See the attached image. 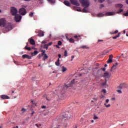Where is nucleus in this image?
<instances>
[{"label": "nucleus", "mask_w": 128, "mask_h": 128, "mask_svg": "<svg viewBox=\"0 0 128 128\" xmlns=\"http://www.w3.org/2000/svg\"><path fill=\"white\" fill-rule=\"evenodd\" d=\"M80 4L84 8L82 10V12H89L88 6H90V0H80Z\"/></svg>", "instance_id": "nucleus-1"}, {"label": "nucleus", "mask_w": 128, "mask_h": 128, "mask_svg": "<svg viewBox=\"0 0 128 128\" xmlns=\"http://www.w3.org/2000/svg\"><path fill=\"white\" fill-rule=\"evenodd\" d=\"M4 26L7 30V32H10V30H12V25L11 23H4Z\"/></svg>", "instance_id": "nucleus-2"}, {"label": "nucleus", "mask_w": 128, "mask_h": 128, "mask_svg": "<svg viewBox=\"0 0 128 128\" xmlns=\"http://www.w3.org/2000/svg\"><path fill=\"white\" fill-rule=\"evenodd\" d=\"M112 16L114 15V12H107L105 14H104L102 12H100L98 14V16L99 18L100 16Z\"/></svg>", "instance_id": "nucleus-3"}, {"label": "nucleus", "mask_w": 128, "mask_h": 128, "mask_svg": "<svg viewBox=\"0 0 128 128\" xmlns=\"http://www.w3.org/2000/svg\"><path fill=\"white\" fill-rule=\"evenodd\" d=\"M10 12L12 16H16L18 14V10L14 7H12L10 8Z\"/></svg>", "instance_id": "nucleus-4"}, {"label": "nucleus", "mask_w": 128, "mask_h": 128, "mask_svg": "<svg viewBox=\"0 0 128 128\" xmlns=\"http://www.w3.org/2000/svg\"><path fill=\"white\" fill-rule=\"evenodd\" d=\"M63 116L64 118H72V114L70 112H66L63 115Z\"/></svg>", "instance_id": "nucleus-5"}, {"label": "nucleus", "mask_w": 128, "mask_h": 128, "mask_svg": "<svg viewBox=\"0 0 128 128\" xmlns=\"http://www.w3.org/2000/svg\"><path fill=\"white\" fill-rule=\"evenodd\" d=\"M14 20L16 22H20V20H22V16H20V14H16V15H15Z\"/></svg>", "instance_id": "nucleus-6"}, {"label": "nucleus", "mask_w": 128, "mask_h": 128, "mask_svg": "<svg viewBox=\"0 0 128 128\" xmlns=\"http://www.w3.org/2000/svg\"><path fill=\"white\" fill-rule=\"evenodd\" d=\"M19 12L22 16H24V14H26V8H22L20 10Z\"/></svg>", "instance_id": "nucleus-7"}, {"label": "nucleus", "mask_w": 128, "mask_h": 128, "mask_svg": "<svg viewBox=\"0 0 128 128\" xmlns=\"http://www.w3.org/2000/svg\"><path fill=\"white\" fill-rule=\"evenodd\" d=\"M124 88H128V85H126L124 83H122L120 84V85L118 87V90H122Z\"/></svg>", "instance_id": "nucleus-8"}, {"label": "nucleus", "mask_w": 128, "mask_h": 128, "mask_svg": "<svg viewBox=\"0 0 128 128\" xmlns=\"http://www.w3.org/2000/svg\"><path fill=\"white\" fill-rule=\"evenodd\" d=\"M70 2L74 6H80V3L78 2V0H70Z\"/></svg>", "instance_id": "nucleus-9"}, {"label": "nucleus", "mask_w": 128, "mask_h": 128, "mask_svg": "<svg viewBox=\"0 0 128 128\" xmlns=\"http://www.w3.org/2000/svg\"><path fill=\"white\" fill-rule=\"evenodd\" d=\"M66 39L68 40L69 42L74 44V40L72 38H68V34H66Z\"/></svg>", "instance_id": "nucleus-10"}, {"label": "nucleus", "mask_w": 128, "mask_h": 128, "mask_svg": "<svg viewBox=\"0 0 128 128\" xmlns=\"http://www.w3.org/2000/svg\"><path fill=\"white\" fill-rule=\"evenodd\" d=\"M28 42H29L30 44L32 46H34V44H36V41L32 38L28 39Z\"/></svg>", "instance_id": "nucleus-11"}, {"label": "nucleus", "mask_w": 128, "mask_h": 128, "mask_svg": "<svg viewBox=\"0 0 128 128\" xmlns=\"http://www.w3.org/2000/svg\"><path fill=\"white\" fill-rule=\"evenodd\" d=\"M112 58H113L112 54L109 56V59L107 61L108 64H112Z\"/></svg>", "instance_id": "nucleus-12"}, {"label": "nucleus", "mask_w": 128, "mask_h": 128, "mask_svg": "<svg viewBox=\"0 0 128 128\" xmlns=\"http://www.w3.org/2000/svg\"><path fill=\"white\" fill-rule=\"evenodd\" d=\"M0 98L2 100H8V98H10L8 96L4 94L2 95Z\"/></svg>", "instance_id": "nucleus-13"}, {"label": "nucleus", "mask_w": 128, "mask_h": 128, "mask_svg": "<svg viewBox=\"0 0 128 128\" xmlns=\"http://www.w3.org/2000/svg\"><path fill=\"white\" fill-rule=\"evenodd\" d=\"M23 58H28V60H30L32 58V56L27 55V54H24L22 56Z\"/></svg>", "instance_id": "nucleus-14"}, {"label": "nucleus", "mask_w": 128, "mask_h": 128, "mask_svg": "<svg viewBox=\"0 0 128 128\" xmlns=\"http://www.w3.org/2000/svg\"><path fill=\"white\" fill-rule=\"evenodd\" d=\"M72 84H74V79H73L71 81V83L70 84V85H66L65 88H70V86H72Z\"/></svg>", "instance_id": "nucleus-15"}, {"label": "nucleus", "mask_w": 128, "mask_h": 128, "mask_svg": "<svg viewBox=\"0 0 128 128\" xmlns=\"http://www.w3.org/2000/svg\"><path fill=\"white\" fill-rule=\"evenodd\" d=\"M116 8H122L124 5L122 4H116L115 5Z\"/></svg>", "instance_id": "nucleus-16"}, {"label": "nucleus", "mask_w": 128, "mask_h": 128, "mask_svg": "<svg viewBox=\"0 0 128 128\" xmlns=\"http://www.w3.org/2000/svg\"><path fill=\"white\" fill-rule=\"evenodd\" d=\"M118 62H116L113 65L111 68V72H112L114 70H116V66H118Z\"/></svg>", "instance_id": "nucleus-17"}, {"label": "nucleus", "mask_w": 128, "mask_h": 128, "mask_svg": "<svg viewBox=\"0 0 128 128\" xmlns=\"http://www.w3.org/2000/svg\"><path fill=\"white\" fill-rule=\"evenodd\" d=\"M104 76L107 78H110V74L108 72L104 73Z\"/></svg>", "instance_id": "nucleus-18"}, {"label": "nucleus", "mask_w": 128, "mask_h": 128, "mask_svg": "<svg viewBox=\"0 0 128 128\" xmlns=\"http://www.w3.org/2000/svg\"><path fill=\"white\" fill-rule=\"evenodd\" d=\"M120 32H119L116 36H113L112 38L113 40H116V38H120Z\"/></svg>", "instance_id": "nucleus-19"}, {"label": "nucleus", "mask_w": 128, "mask_h": 128, "mask_svg": "<svg viewBox=\"0 0 128 128\" xmlns=\"http://www.w3.org/2000/svg\"><path fill=\"white\" fill-rule=\"evenodd\" d=\"M64 4H65V6H70V2L68 0H65L64 2Z\"/></svg>", "instance_id": "nucleus-20"}, {"label": "nucleus", "mask_w": 128, "mask_h": 128, "mask_svg": "<svg viewBox=\"0 0 128 128\" xmlns=\"http://www.w3.org/2000/svg\"><path fill=\"white\" fill-rule=\"evenodd\" d=\"M2 24L3 26L4 24V18L0 20V26Z\"/></svg>", "instance_id": "nucleus-21"}, {"label": "nucleus", "mask_w": 128, "mask_h": 128, "mask_svg": "<svg viewBox=\"0 0 128 128\" xmlns=\"http://www.w3.org/2000/svg\"><path fill=\"white\" fill-rule=\"evenodd\" d=\"M28 43H26V46H25L24 48L25 50H32V48H30V47H28Z\"/></svg>", "instance_id": "nucleus-22"}, {"label": "nucleus", "mask_w": 128, "mask_h": 128, "mask_svg": "<svg viewBox=\"0 0 128 128\" xmlns=\"http://www.w3.org/2000/svg\"><path fill=\"white\" fill-rule=\"evenodd\" d=\"M80 48H83L84 50L85 48H88V46H87L86 45H83L80 46Z\"/></svg>", "instance_id": "nucleus-23"}, {"label": "nucleus", "mask_w": 128, "mask_h": 128, "mask_svg": "<svg viewBox=\"0 0 128 128\" xmlns=\"http://www.w3.org/2000/svg\"><path fill=\"white\" fill-rule=\"evenodd\" d=\"M44 36V32H40L38 34V36Z\"/></svg>", "instance_id": "nucleus-24"}, {"label": "nucleus", "mask_w": 128, "mask_h": 128, "mask_svg": "<svg viewBox=\"0 0 128 128\" xmlns=\"http://www.w3.org/2000/svg\"><path fill=\"white\" fill-rule=\"evenodd\" d=\"M48 56L46 55V54H45L43 58V60H48Z\"/></svg>", "instance_id": "nucleus-25"}, {"label": "nucleus", "mask_w": 128, "mask_h": 128, "mask_svg": "<svg viewBox=\"0 0 128 128\" xmlns=\"http://www.w3.org/2000/svg\"><path fill=\"white\" fill-rule=\"evenodd\" d=\"M118 30H116L114 32H110V34H118Z\"/></svg>", "instance_id": "nucleus-26"}, {"label": "nucleus", "mask_w": 128, "mask_h": 128, "mask_svg": "<svg viewBox=\"0 0 128 128\" xmlns=\"http://www.w3.org/2000/svg\"><path fill=\"white\" fill-rule=\"evenodd\" d=\"M80 38V36H74V38H75L76 40H77L78 42V40H80V38Z\"/></svg>", "instance_id": "nucleus-27"}, {"label": "nucleus", "mask_w": 128, "mask_h": 128, "mask_svg": "<svg viewBox=\"0 0 128 128\" xmlns=\"http://www.w3.org/2000/svg\"><path fill=\"white\" fill-rule=\"evenodd\" d=\"M38 54V50H35L34 52L32 53V56H36Z\"/></svg>", "instance_id": "nucleus-28"}, {"label": "nucleus", "mask_w": 128, "mask_h": 128, "mask_svg": "<svg viewBox=\"0 0 128 128\" xmlns=\"http://www.w3.org/2000/svg\"><path fill=\"white\" fill-rule=\"evenodd\" d=\"M66 68L64 67V66H63L62 68V72H66Z\"/></svg>", "instance_id": "nucleus-29"}, {"label": "nucleus", "mask_w": 128, "mask_h": 128, "mask_svg": "<svg viewBox=\"0 0 128 128\" xmlns=\"http://www.w3.org/2000/svg\"><path fill=\"white\" fill-rule=\"evenodd\" d=\"M102 86H106V82L102 83Z\"/></svg>", "instance_id": "nucleus-30"}, {"label": "nucleus", "mask_w": 128, "mask_h": 128, "mask_svg": "<svg viewBox=\"0 0 128 128\" xmlns=\"http://www.w3.org/2000/svg\"><path fill=\"white\" fill-rule=\"evenodd\" d=\"M44 48H46V50H48V44H45L44 45Z\"/></svg>", "instance_id": "nucleus-31"}, {"label": "nucleus", "mask_w": 128, "mask_h": 128, "mask_svg": "<svg viewBox=\"0 0 128 128\" xmlns=\"http://www.w3.org/2000/svg\"><path fill=\"white\" fill-rule=\"evenodd\" d=\"M104 106H105L106 108H110V104H106V103L104 104Z\"/></svg>", "instance_id": "nucleus-32"}, {"label": "nucleus", "mask_w": 128, "mask_h": 128, "mask_svg": "<svg viewBox=\"0 0 128 128\" xmlns=\"http://www.w3.org/2000/svg\"><path fill=\"white\" fill-rule=\"evenodd\" d=\"M116 92L118 94H122V90L120 89L116 90Z\"/></svg>", "instance_id": "nucleus-33"}, {"label": "nucleus", "mask_w": 128, "mask_h": 128, "mask_svg": "<svg viewBox=\"0 0 128 128\" xmlns=\"http://www.w3.org/2000/svg\"><path fill=\"white\" fill-rule=\"evenodd\" d=\"M41 52H42V56H44V54H45V53H46V50H41Z\"/></svg>", "instance_id": "nucleus-34"}, {"label": "nucleus", "mask_w": 128, "mask_h": 128, "mask_svg": "<svg viewBox=\"0 0 128 128\" xmlns=\"http://www.w3.org/2000/svg\"><path fill=\"white\" fill-rule=\"evenodd\" d=\"M64 56H68V50H66L64 52Z\"/></svg>", "instance_id": "nucleus-35"}, {"label": "nucleus", "mask_w": 128, "mask_h": 128, "mask_svg": "<svg viewBox=\"0 0 128 128\" xmlns=\"http://www.w3.org/2000/svg\"><path fill=\"white\" fill-rule=\"evenodd\" d=\"M124 12V10L122 9H120L118 12L117 14H120V12Z\"/></svg>", "instance_id": "nucleus-36"}, {"label": "nucleus", "mask_w": 128, "mask_h": 128, "mask_svg": "<svg viewBox=\"0 0 128 128\" xmlns=\"http://www.w3.org/2000/svg\"><path fill=\"white\" fill-rule=\"evenodd\" d=\"M101 92H103V94H106V89H102Z\"/></svg>", "instance_id": "nucleus-37"}, {"label": "nucleus", "mask_w": 128, "mask_h": 128, "mask_svg": "<svg viewBox=\"0 0 128 128\" xmlns=\"http://www.w3.org/2000/svg\"><path fill=\"white\" fill-rule=\"evenodd\" d=\"M124 16H128V10L126 11V12L124 14Z\"/></svg>", "instance_id": "nucleus-38"}, {"label": "nucleus", "mask_w": 128, "mask_h": 128, "mask_svg": "<svg viewBox=\"0 0 128 128\" xmlns=\"http://www.w3.org/2000/svg\"><path fill=\"white\" fill-rule=\"evenodd\" d=\"M22 112H26V109H25L24 108H22Z\"/></svg>", "instance_id": "nucleus-39"}, {"label": "nucleus", "mask_w": 128, "mask_h": 128, "mask_svg": "<svg viewBox=\"0 0 128 128\" xmlns=\"http://www.w3.org/2000/svg\"><path fill=\"white\" fill-rule=\"evenodd\" d=\"M104 8V5L103 4H100V8Z\"/></svg>", "instance_id": "nucleus-40"}, {"label": "nucleus", "mask_w": 128, "mask_h": 128, "mask_svg": "<svg viewBox=\"0 0 128 128\" xmlns=\"http://www.w3.org/2000/svg\"><path fill=\"white\" fill-rule=\"evenodd\" d=\"M50 2L54 4V2H56V0H48Z\"/></svg>", "instance_id": "nucleus-41"}, {"label": "nucleus", "mask_w": 128, "mask_h": 128, "mask_svg": "<svg viewBox=\"0 0 128 128\" xmlns=\"http://www.w3.org/2000/svg\"><path fill=\"white\" fill-rule=\"evenodd\" d=\"M29 16H30L31 18H32V16H34V12H30V13L29 14Z\"/></svg>", "instance_id": "nucleus-42"}, {"label": "nucleus", "mask_w": 128, "mask_h": 128, "mask_svg": "<svg viewBox=\"0 0 128 128\" xmlns=\"http://www.w3.org/2000/svg\"><path fill=\"white\" fill-rule=\"evenodd\" d=\"M104 1V0H98V2H100V4H102Z\"/></svg>", "instance_id": "nucleus-43"}, {"label": "nucleus", "mask_w": 128, "mask_h": 128, "mask_svg": "<svg viewBox=\"0 0 128 128\" xmlns=\"http://www.w3.org/2000/svg\"><path fill=\"white\" fill-rule=\"evenodd\" d=\"M98 116H96L94 115V120H98Z\"/></svg>", "instance_id": "nucleus-44"}, {"label": "nucleus", "mask_w": 128, "mask_h": 128, "mask_svg": "<svg viewBox=\"0 0 128 128\" xmlns=\"http://www.w3.org/2000/svg\"><path fill=\"white\" fill-rule=\"evenodd\" d=\"M35 126H37V128H40V124H36Z\"/></svg>", "instance_id": "nucleus-45"}, {"label": "nucleus", "mask_w": 128, "mask_h": 128, "mask_svg": "<svg viewBox=\"0 0 128 128\" xmlns=\"http://www.w3.org/2000/svg\"><path fill=\"white\" fill-rule=\"evenodd\" d=\"M106 98V96H104L102 95V94H101L100 96V98Z\"/></svg>", "instance_id": "nucleus-46"}, {"label": "nucleus", "mask_w": 128, "mask_h": 128, "mask_svg": "<svg viewBox=\"0 0 128 128\" xmlns=\"http://www.w3.org/2000/svg\"><path fill=\"white\" fill-rule=\"evenodd\" d=\"M55 64H56V66H60V62H55Z\"/></svg>", "instance_id": "nucleus-47"}, {"label": "nucleus", "mask_w": 128, "mask_h": 128, "mask_svg": "<svg viewBox=\"0 0 128 128\" xmlns=\"http://www.w3.org/2000/svg\"><path fill=\"white\" fill-rule=\"evenodd\" d=\"M58 46H62V42L61 41L58 42Z\"/></svg>", "instance_id": "nucleus-48"}, {"label": "nucleus", "mask_w": 128, "mask_h": 128, "mask_svg": "<svg viewBox=\"0 0 128 128\" xmlns=\"http://www.w3.org/2000/svg\"><path fill=\"white\" fill-rule=\"evenodd\" d=\"M48 46H52V42H50L49 44H47Z\"/></svg>", "instance_id": "nucleus-49"}, {"label": "nucleus", "mask_w": 128, "mask_h": 128, "mask_svg": "<svg viewBox=\"0 0 128 128\" xmlns=\"http://www.w3.org/2000/svg\"><path fill=\"white\" fill-rule=\"evenodd\" d=\"M42 44H46V41L43 40V41L42 42Z\"/></svg>", "instance_id": "nucleus-50"}, {"label": "nucleus", "mask_w": 128, "mask_h": 128, "mask_svg": "<svg viewBox=\"0 0 128 128\" xmlns=\"http://www.w3.org/2000/svg\"><path fill=\"white\" fill-rule=\"evenodd\" d=\"M108 102H110V100L107 99V100H106V104H108Z\"/></svg>", "instance_id": "nucleus-51"}, {"label": "nucleus", "mask_w": 128, "mask_h": 128, "mask_svg": "<svg viewBox=\"0 0 128 128\" xmlns=\"http://www.w3.org/2000/svg\"><path fill=\"white\" fill-rule=\"evenodd\" d=\"M98 42H104V40H98Z\"/></svg>", "instance_id": "nucleus-52"}, {"label": "nucleus", "mask_w": 128, "mask_h": 128, "mask_svg": "<svg viewBox=\"0 0 128 128\" xmlns=\"http://www.w3.org/2000/svg\"><path fill=\"white\" fill-rule=\"evenodd\" d=\"M42 108H46V106H42Z\"/></svg>", "instance_id": "nucleus-53"}, {"label": "nucleus", "mask_w": 128, "mask_h": 128, "mask_svg": "<svg viewBox=\"0 0 128 128\" xmlns=\"http://www.w3.org/2000/svg\"><path fill=\"white\" fill-rule=\"evenodd\" d=\"M34 111H32V113L31 114V116H34Z\"/></svg>", "instance_id": "nucleus-54"}, {"label": "nucleus", "mask_w": 128, "mask_h": 128, "mask_svg": "<svg viewBox=\"0 0 128 128\" xmlns=\"http://www.w3.org/2000/svg\"><path fill=\"white\" fill-rule=\"evenodd\" d=\"M58 56L59 57V58H60L62 55L60 54H58Z\"/></svg>", "instance_id": "nucleus-55"}, {"label": "nucleus", "mask_w": 128, "mask_h": 128, "mask_svg": "<svg viewBox=\"0 0 128 128\" xmlns=\"http://www.w3.org/2000/svg\"><path fill=\"white\" fill-rule=\"evenodd\" d=\"M32 80L34 81H36V78L35 77L32 78Z\"/></svg>", "instance_id": "nucleus-56"}, {"label": "nucleus", "mask_w": 128, "mask_h": 128, "mask_svg": "<svg viewBox=\"0 0 128 128\" xmlns=\"http://www.w3.org/2000/svg\"><path fill=\"white\" fill-rule=\"evenodd\" d=\"M56 48H60V46H58V45H56Z\"/></svg>", "instance_id": "nucleus-57"}, {"label": "nucleus", "mask_w": 128, "mask_h": 128, "mask_svg": "<svg viewBox=\"0 0 128 128\" xmlns=\"http://www.w3.org/2000/svg\"><path fill=\"white\" fill-rule=\"evenodd\" d=\"M32 104H34L36 103L34 102V100H32Z\"/></svg>", "instance_id": "nucleus-58"}, {"label": "nucleus", "mask_w": 128, "mask_h": 128, "mask_svg": "<svg viewBox=\"0 0 128 128\" xmlns=\"http://www.w3.org/2000/svg\"><path fill=\"white\" fill-rule=\"evenodd\" d=\"M116 100V98H112V100Z\"/></svg>", "instance_id": "nucleus-59"}, {"label": "nucleus", "mask_w": 128, "mask_h": 128, "mask_svg": "<svg viewBox=\"0 0 128 128\" xmlns=\"http://www.w3.org/2000/svg\"><path fill=\"white\" fill-rule=\"evenodd\" d=\"M46 100H48V101L50 100V99H48V97H46Z\"/></svg>", "instance_id": "nucleus-60"}, {"label": "nucleus", "mask_w": 128, "mask_h": 128, "mask_svg": "<svg viewBox=\"0 0 128 128\" xmlns=\"http://www.w3.org/2000/svg\"><path fill=\"white\" fill-rule=\"evenodd\" d=\"M126 4H128V0H126Z\"/></svg>", "instance_id": "nucleus-61"}, {"label": "nucleus", "mask_w": 128, "mask_h": 128, "mask_svg": "<svg viewBox=\"0 0 128 128\" xmlns=\"http://www.w3.org/2000/svg\"><path fill=\"white\" fill-rule=\"evenodd\" d=\"M102 70H103L104 72H105L106 71V68H103Z\"/></svg>", "instance_id": "nucleus-62"}, {"label": "nucleus", "mask_w": 128, "mask_h": 128, "mask_svg": "<svg viewBox=\"0 0 128 128\" xmlns=\"http://www.w3.org/2000/svg\"><path fill=\"white\" fill-rule=\"evenodd\" d=\"M104 66H105V68H106V66H108V64H104Z\"/></svg>", "instance_id": "nucleus-63"}, {"label": "nucleus", "mask_w": 128, "mask_h": 128, "mask_svg": "<svg viewBox=\"0 0 128 128\" xmlns=\"http://www.w3.org/2000/svg\"><path fill=\"white\" fill-rule=\"evenodd\" d=\"M74 128H78V126H75Z\"/></svg>", "instance_id": "nucleus-64"}]
</instances>
